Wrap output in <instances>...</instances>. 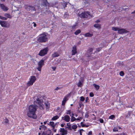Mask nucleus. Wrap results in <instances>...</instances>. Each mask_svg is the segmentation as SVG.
<instances>
[{
  "mask_svg": "<svg viewBox=\"0 0 135 135\" xmlns=\"http://www.w3.org/2000/svg\"><path fill=\"white\" fill-rule=\"evenodd\" d=\"M37 106L35 105H31L29 106L28 110L27 112V116L29 118L36 119L37 116L36 113Z\"/></svg>",
  "mask_w": 135,
  "mask_h": 135,
  "instance_id": "obj_1",
  "label": "nucleus"
},
{
  "mask_svg": "<svg viewBox=\"0 0 135 135\" xmlns=\"http://www.w3.org/2000/svg\"><path fill=\"white\" fill-rule=\"evenodd\" d=\"M112 30L114 31H118V33L119 34H123L128 32V31L125 29L119 28L118 27H113Z\"/></svg>",
  "mask_w": 135,
  "mask_h": 135,
  "instance_id": "obj_2",
  "label": "nucleus"
},
{
  "mask_svg": "<svg viewBox=\"0 0 135 135\" xmlns=\"http://www.w3.org/2000/svg\"><path fill=\"white\" fill-rule=\"evenodd\" d=\"M47 40L46 35L45 34H42L39 36V37L37 39V41L39 42H46Z\"/></svg>",
  "mask_w": 135,
  "mask_h": 135,
  "instance_id": "obj_3",
  "label": "nucleus"
},
{
  "mask_svg": "<svg viewBox=\"0 0 135 135\" xmlns=\"http://www.w3.org/2000/svg\"><path fill=\"white\" fill-rule=\"evenodd\" d=\"M48 51L49 49L48 47L45 48L40 51L38 55L41 56H43L47 54Z\"/></svg>",
  "mask_w": 135,
  "mask_h": 135,
  "instance_id": "obj_4",
  "label": "nucleus"
},
{
  "mask_svg": "<svg viewBox=\"0 0 135 135\" xmlns=\"http://www.w3.org/2000/svg\"><path fill=\"white\" fill-rule=\"evenodd\" d=\"M89 12H83L81 13H79L78 15L81 18H87L90 15Z\"/></svg>",
  "mask_w": 135,
  "mask_h": 135,
  "instance_id": "obj_5",
  "label": "nucleus"
},
{
  "mask_svg": "<svg viewBox=\"0 0 135 135\" xmlns=\"http://www.w3.org/2000/svg\"><path fill=\"white\" fill-rule=\"evenodd\" d=\"M44 61L43 60H41L38 62V66L37 69L38 71H41L42 67L44 65Z\"/></svg>",
  "mask_w": 135,
  "mask_h": 135,
  "instance_id": "obj_6",
  "label": "nucleus"
},
{
  "mask_svg": "<svg viewBox=\"0 0 135 135\" xmlns=\"http://www.w3.org/2000/svg\"><path fill=\"white\" fill-rule=\"evenodd\" d=\"M93 49L92 48H89L85 54V56L86 57H89L91 56L92 54V51Z\"/></svg>",
  "mask_w": 135,
  "mask_h": 135,
  "instance_id": "obj_7",
  "label": "nucleus"
},
{
  "mask_svg": "<svg viewBox=\"0 0 135 135\" xmlns=\"http://www.w3.org/2000/svg\"><path fill=\"white\" fill-rule=\"evenodd\" d=\"M0 24L3 27H7V22L6 21H0Z\"/></svg>",
  "mask_w": 135,
  "mask_h": 135,
  "instance_id": "obj_8",
  "label": "nucleus"
},
{
  "mask_svg": "<svg viewBox=\"0 0 135 135\" xmlns=\"http://www.w3.org/2000/svg\"><path fill=\"white\" fill-rule=\"evenodd\" d=\"M62 119L66 122H69L70 120V118L69 116L66 115L64 117H62Z\"/></svg>",
  "mask_w": 135,
  "mask_h": 135,
  "instance_id": "obj_9",
  "label": "nucleus"
},
{
  "mask_svg": "<svg viewBox=\"0 0 135 135\" xmlns=\"http://www.w3.org/2000/svg\"><path fill=\"white\" fill-rule=\"evenodd\" d=\"M0 7L4 11H7L8 9V8L3 4H0Z\"/></svg>",
  "mask_w": 135,
  "mask_h": 135,
  "instance_id": "obj_10",
  "label": "nucleus"
},
{
  "mask_svg": "<svg viewBox=\"0 0 135 135\" xmlns=\"http://www.w3.org/2000/svg\"><path fill=\"white\" fill-rule=\"evenodd\" d=\"M60 132L61 133L62 135H66L67 134V131L64 128H61Z\"/></svg>",
  "mask_w": 135,
  "mask_h": 135,
  "instance_id": "obj_11",
  "label": "nucleus"
},
{
  "mask_svg": "<svg viewBox=\"0 0 135 135\" xmlns=\"http://www.w3.org/2000/svg\"><path fill=\"white\" fill-rule=\"evenodd\" d=\"M77 53L76 50V46H74L73 47L72 50V55H75Z\"/></svg>",
  "mask_w": 135,
  "mask_h": 135,
  "instance_id": "obj_12",
  "label": "nucleus"
},
{
  "mask_svg": "<svg viewBox=\"0 0 135 135\" xmlns=\"http://www.w3.org/2000/svg\"><path fill=\"white\" fill-rule=\"evenodd\" d=\"M45 133V135H53V134L51 133V131L50 130H47L46 131L43 132Z\"/></svg>",
  "mask_w": 135,
  "mask_h": 135,
  "instance_id": "obj_13",
  "label": "nucleus"
},
{
  "mask_svg": "<svg viewBox=\"0 0 135 135\" xmlns=\"http://www.w3.org/2000/svg\"><path fill=\"white\" fill-rule=\"evenodd\" d=\"M36 80V78L35 76H31L30 78V80L34 83Z\"/></svg>",
  "mask_w": 135,
  "mask_h": 135,
  "instance_id": "obj_14",
  "label": "nucleus"
},
{
  "mask_svg": "<svg viewBox=\"0 0 135 135\" xmlns=\"http://www.w3.org/2000/svg\"><path fill=\"white\" fill-rule=\"evenodd\" d=\"M74 114L72 113V116L71 117V122H73L76 120V118L75 117H74Z\"/></svg>",
  "mask_w": 135,
  "mask_h": 135,
  "instance_id": "obj_15",
  "label": "nucleus"
},
{
  "mask_svg": "<svg viewBox=\"0 0 135 135\" xmlns=\"http://www.w3.org/2000/svg\"><path fill=\"white\" fill-rule=\"evenodd\" d=\"M70 94H67L64 98L62 101H66L68 100V97L70 96Z\"/></svg>",
  "mask_w": 135,
  "mask_h": 135,
  "instance_id": "obj_16",
  "label": "nucleus"
},
{
  "mask_svg": "<svg viewBox=\"0 0 135 135\" xmlns=\"http://www.w3.org/2000/svg\"><path fill=\"white\" fill-rule=\"evenodd\" d=\"M4 16L7 18H7H12V16L9 13H5L4 14Z\"/></svg>",
  "mask_w": 135,
  "mask_h": 135,
  "instance_id": "obj_17",
  "label": "nucleus"
},
{
  "mask_svg": "<svg viewBox=\"0 0 135 135\" xmlns=\"http://www.w3.org/2000/svg\"><path fill=\"white\" fill-rule=\"evenodd\" d=\"M48 124L51 126L52 128H55V124L53 122H50L49 124Z\"/></svg>",
  "mask_w": 135,
  "mask_h": 135,
  "instance_id": "obj_18",
  "label": "nucleus"
},
{
  "mask_svg": "<svg viewBox=\"0 0 135 135\" xmlns=\"http://www.w3.org/2000/svg\"><path fill=\"white\" fill-rule=\"evenodd\" d=\"M93 35V34H91L89 33H88L85 34L84 36L86 37H91Z\"/></svg>",
  "mask_w": 135,
  "mask_h": 135,
  "instance_id": "obj_19",
  "label": "nucleus"
},
{
  "mask_svg": "<svg viewBox=\"0 0 135 135\" xmlns=\"http://www.w3.org/2000/svg\"><path fill=\"white\" fill-rule=\"evenodd\" d=\"M59 55V54L56 52L54 53L52 55V56L53 57H56L58 56Z\"/></svg>",
  "mask_w": 135,
  "mask_h": 135,
  "instance_id": "obj_20",
  "label": "nucleus"
},
{
  "mask_svg": "<svg viewBox=\"0 0 135 135\" xmlns=\"http://www.w3.org/2000/svg\"><path fill=\"white\" fill-rule=\"evenodd\" d=\"M33 84L32 82L30 80L28 81L27 83V86H30L32 85Z\"/></svg>",
  "mask_w": 135,
  "mask_h": 135,
  "instance_id": "obj_21",
  "label": "nucleus"
},
{
  "mask_svg": "<svg viewBox=\"0 0 135 135\" xmlns=\"http://www.w3.org/2000/svg\"><path fill=\"white\" fill-rule=\"evenodd\" d=\"M59 117L58 115H56L53 117L51 119L52 120H56L59 118Z\"/></svg>",
  "mask_w": 135,
  "mask_h": 135,
  "instance_id": "obj_22",
  "label": "nucleus"
},
{
  "mask_svg": "<svg viewBox=\"0 0 135 135\" xmlns=\"http://www.w3.org/2000/svg\"><path fill=\"white\" fill-rule=\"evenodd\" d=\"M67 126H68V127H66V128H68V129H69V130H71L72 129L71 128V126L70 123H67Z\"/></svg>",
  "mask_w": 135,
  "mask_h": 135,
  "instance_id": "obj_23",
  "label": "nucleus"
},
{
  "mask_svg": "<svg viewBox=\"0 0 135 135\" xmlns=\"http://www.w3.org/2000/svg\"><path fill=\"white\" fill-rule=\"evenodd\" d=\"M94 27L97 28H98L99 29L101 28V25L99 24H96L94 25Z\"/></svg>",
  "mask_w": 135,
  "mask_h": 135,
  "instance_id": "obj_24",
  "label": "nucleus"
},
{
  "mask_svg": "<svg viewBox=\"0 0 135 135\" xmlns=\"http://www.w3.org/2000/svg\"><path fill=\"white\" fill-rule=\"evenodd\" d=\"M77 85L78 87H81L83 85V83L80 81H79V82L77 84Z\"/></svg>",
  "mask_w": 135,
  "mask_h": 135,
  "instance_id": "obj_25",
  "label": "nucleus"
},
{
  "mask_svg": "<svg viewBox=\"0 0 135 135\" xmlns=\"http://www.w3.org/2000/svg\"><path fill=\"white\" fill-rule=\"evenodd\" d=\"M82 102H80V103H79V108H83L84 105Z\"/></svg>",
  "mask_w": 135,
  "mask_h": 135,
  "instance_id": "obj_26",
  "label": "nucleus"
},
{
  "mask_svg": "<svg viewBox=\"0 0 135 135\" xmlns=\"http://www.w3.org/2000/svg\"><path fill=\"white\" fill-rule=\"evenodd\" d=\"M81 32V31L79 29L76 31L74 33L75 34L77 35L80 33Z\"/></svg>",
  "mask_w": 135,
  "mask_h": 135,
  "instance_id": "obj_27",
  "label": "nucleus"
},
{
  "mask_svg": "<svg viewBox=\"0 0 135 135\" xmlns=\"http://www.w3.org/2000/svg\"><path fill=\"white\" fill-rule=\"evenodd\" d=\"M93 85L97 89V90H98L99 89V86L98 85L95 84H93Z\"/></svg>",
  "mask_w": 135,
  "mask_h": 135,
  "instance_id": "obj_28",
  "label": "nucleus"
},
{
  "mask_svg": "<svg viewBox=\"0 0 135 135\" xmlns=\"http://www.w3.org/2000/svg\"><path fill=\"white\" fill-rule=\"evenodd\" d=\"M118 65L120 67H122L123 65L122 62H119L117 63Z\"/></svg>",
  "mask_w": 135,
  "mask_h": 135,
  "instance_id": "obj_29",
  "label": "nucleus"
},
{
  "mask_svg": "<svg viewBox=\"0 0 135 135\" xmlns=\"http://www.w3.org/2000/svg\"><path fill=\"white\" fill-rule=\"evenodd\" d=\"M89 112H86V113L85 114V117L86 118H88V117L89 116Z\"/></svg>",
  "mask_w": 135,
  "mask_h": 135,
  "instance_id": "obj_30",
  "label": "nucleus"
},
{
  "mask_svg": "<svg viewBox=\"0 0 135 135\" xmlns=\"http://www.w3.org/2000/svg\"><path fill=\"white\" fill-rule=\"evenodd\" d=\"M115 118V116L114 115H110L109 117V118L111 119H113L114 118Z\"/></svg>",
  "mask_w": 135,
  "mask_h": 135,
  "instance_id": "obj_31",
  "label": "nucleus"
},
{
  "mask_svg": "<svg viewBox=\"0 0 135 135\" xmlns=\"http://www.w3.org/2000/svg\"><path fill=\"white\" fill-rule=\"evenodd\" d=\"M77 127V126L76 125H73L72 127V128L73 129H76Z\"/></svg>",
  "mask_w": 135,
  "mask_h": 135,
  "instance_id": "obj_32",
  "label": "nucleus"
},
{
  "mask_svg": "<svg viewBox=\"0 0 135 135\" xmlns=\"http://www.w3.org/2000/svg\"><path fill=\"white\" fill-rule=\"evenodd\" d=\"M41 128L45 129L46 128V127L44 125H42L40 126V127L39 128V129L41 130Z\"/></svg>",
  "mask_w": 135,
  "mask_h": 135,
  "instance_id": "obj_33",
  "label": "nucleus"
},
{
  "mask_svg": "<svg viewBox=\"0 0 135 135\" xmlns=\"http://www.w3.org/2000/svg\"><path fill=\"white\" fill-rule=\"evenodd\" d=\"M83 118L82 117H79L78 118H76V120L77 121H79L78 122H79L80 121H81V119H83Z\"/></svg>",
  "mask_w": 135,
  "mask_h": 135,
  "instance_id": "obj_34",
  "label": "nucleus"
},
{
  "mask_svg": "<svg viewBox=\"0 0 135 135\" xmlns=\"http://www.w3.org/2000/svg\"><path fill=\"white\" fill-rule=\"evenodd\" d=\"M0 18L4 20H7V18L6 17H3L1 16H0Z\"/></svg>",
  "mask_w": 135,
  "mask_h": 135,
  "instance_id": "obj_35",
  "label": "nucleus"
},
{
  "mask_svg": "<svg viewBox=\"0 0 135 135\" xmlns=\"http://www.w3.org/2000/svg\"><path fill=\"white\" fill-rule=\"evenodd\" d=\"M119 75L121 76H123L124 75V73L123 71H121L119 73Z\"/></svg>",
  "mask_w": 135,
  "mask_h": 135,
  "instance_id": "obj_36",
  "label": "nucleus"
},
{
  "mask_svg": "<svg viewBox=\"0 0 135 135\" xmlns=\"http://www.w3.org/2000/svg\"><path fill=\"white\" fill-rule=\"evenodd\" d=\"M113 131L114 132H118V131L117 128L116 127H114L113 129Z\"/></svg>",
  "mask_w": 135,
  "mask_h": 135,
  "instance_id": "obj_37",
  "label": "nucleus"
},
{
  "mask_svg": "<svg viewBox=\"0 0 135 135\" xmlns=\"http://www.w3.org/2000/svg\"><path fill=\"white\" fill-rule=\"evenodd\" d=\"M66 114H71V111L70 110H68L67 111ZM70 116H71V115H70Z\"/></svg>",
  "mask_w": 135,
  "mask_h": 135,
  "instance_id": "obj_38",
  "label": "nucleus"
},
{
  "mask_svg": "<svg viewBox=\"0 0 135 135\" xmlns=\"http://www.w3.org/2000/svg\"><path fill=\"white\" fill-rule=\"evenodd\" d=\"M80 124H81V127H85V124H84L83 123V122H81V123H80Z\"/></svg>",
  "mask_w": 135,
  "mask_h": 135,
  "instance_id": "obj_39",
  "label": "nucleus"
},
{
  "mask_svg": "<svg viewBox=\"0 0 135 135\" xmlns=\"http://www.w3.org/2000/svg\"><path fill=\"white\" fill-rule=\"evenodd\" d=\"M9 122V120H8L6 118L5 120V121H4V123H8Z\"/></svg>",
  "mask_w": 135,
  "mask_h": 135,
  "instance_id": "obj_40",
  "label": "nucleus"
},
{
  "mask_svg": "<svg viewBox=\"0 0 135 135\" xmlns=\"http://www.w3.org/2000/svg\"><path fill=\"white\" fill-rule=\"evenodd\" d=\"M99 121L101 123H103L104 122L103 120L101 118H100L99 119Z\"/></svg>",
  "mask_w": 135,
  "mask_h": 135,
  "instance_id": "obj_41",
  "label": "nucleus"
},
{
  "mask_svg": "<svg viewBox=\"0 0 135 135\" xmlns=\"http://www.w3.org/2000/svg\"><path fill=\"white\" fill-rule=\"evenodd\" d=\"M84 99H85V98L84 97H80V100L81 101H83L84 100Z\"/></svg>",
  "mask_w": 135,
  "mask_h": 135,
  "instance_id": "obj_42",
  "label": "nucleus"
},
{
  "mask_svg": "<svg viewBox=\"0 0 135 135\" xmlns=\"http://www.w3.org/2000/svg\"><path fill=\"white\" fill-rule=\"evenodd\" d=\"M92 131H90L89 132L88 134V135H92Z\"/></svg>",
  "mask_w": 135,
  "mask_h": 135,
  "instance_id": "obj_43",
  "label": "nucleus"
},
{
  "mask_svg": "<svg viewBox=\"0 0 135 135\" xmlns=\"http://www.w3.org/2000/svg\"><path fill=\"white\" fill-rule=\"evenodd\" d=\"M120 135H128L127 133H126L123 132L122 133H121L120 134Z\"/></svg>",
  "mask_w": 135,
  "mask_h": 135,
  "instance_id": "obj_44",
  "label": "nucleus"
},
{
  "mask_svg": "<svg viewBox=\"0 0 135 135\" xmlns=\"http://www.w3.org/2000/svg\"><path fill=\"white\" fill-rule=\"evenodd\" d=\"M90 95L91 97H93L94 96V94L92 92H91L90 93Z\"/></svg>",
  "mask_w": 135,
  "mask_h": 135,
  "instance_id": "obj_45",
  "label": "nucleus"
},
{
  "mask_svg": "<svg viewBox=\"0 0 135 135\" xmlns=\"http://www.w3.org/2000/svg\"><path fill=\"white\" fill-rule=\"evenodd\" d=\"M76 25H74L72 26V28L73 29H74L75 28V27H76Z\"/></svg>",
  "mask_w": 135,
  "mask_h": 135,
  "instance_id": "obj_46",
  "label": "nucleus"
},
{
  "mask_svg": "<svg viewBox=\"0 0 135 135\" xmlns=\"http://www.w3.org/2000/svg\"><path fill=\"white\" fill-rule=\"evenodd\" d=\"M66 102H62V105L64 106Z\"/></svg>",
  "mask_w": 135,
  "mask_h": 135,
  "instance_id": "obj_47",
  "label": "nucleus"
},
{
  "mask_svg": "<svg viewBox=\"0 0 135 135\" xmlns=\"http://www.w3.org/2000/svg\"><path fill=\"white\" fill-rule=\"evenodd\" d=\"M52 130L54 132H56V129H55V128H53Z\"/></svg>",
  "mask_w": 135,
  "mask_h": 135,
  "instance_id": "obj_48",
  "label": "nucleus"
},
{
  "mask_svg": "<svg viewBox=\"0 0 135 135\" xmlns=\"http://www.w3.org/2000/svg\"><path fill=\"white\" fill-rule=\"evenodd\" d=\"M38 135H45V133H44V132H43L41 134L40 133H39Z\"/></svg>",
  "mask_w": 135,
  "mask_h": 135,
  "instance_id": "obj_49",
  "label": "nucleus"
},
{
  "mask_svg": "<svg viewBox=\"0 0 135 135\" xmlns=\"http://www.w3.org/2000/svg\"><path fill=\"white\" fill-rule=\"evenodd\" d=\"M81 130L83 131H84L83 130V129H81L80 130V135H82V133H81Z\"/></svg>",
  "mask_w": 135,
  "mask_h": 135,
  "instance_id": "obj_50",
  "label": "nucleus"
},
{
  "mask_svg": "<svg viewBox=\"0 0 135 135\" xmlns=\"http://www.w3.org/2000/svg\"><path fill=\"white\" fill-rule=\"evenodd\" d=\"M56 67H52V68L53 69V70L54 71H55L56 69Z\"/></svg>",
  "mask_w": 135,
  "mask_h": 135,
  "instance_id": "obj_51",
  "label": "nucleus"
},
{
  "mask_svg": "<svg viewBox=\"0 0 135 135\" xmlns=\"http://www.w3.org/2000/svg\"><path fill=\"white\" fill-rule=\"evenodd\" d=\"M101 49L98 48L97 49V51L98 52H99L100 50Z\"/></svg>",
  "mask_w": 135,
  "mask_h": 135,
  "instance_id": "obj_52",
  "label": "nucleus"
},
{
  "mask_svg": "<svg viewBox=\"0 0 135 135\" xmlns=\"http://www.w3.org/2000/svg\"><path fill=\"white\" fill-rule=\"evenodd\" d=\"M33 23L34 25H33V26H34L35 27H36V23H35V22H33Z\"/></svg>",
  "mask_w": 135,
  "mask_h": 135,
  "instance_id": "obj_53",
  "label": "nucleus"
},
{
  "mask_svg": "<svg viewBox=\"0 0 135 135\" xmlns=\"http://www.w3.org/2000/svg\"><path fill=\"white\" fill-rule=\"evenodd\" d=\"M36 100L37 101H38L39 100V99L37 97L36 98Z\"/></svg>",
  "mask_w": 135,
  "mask_h": 135,
  "instance_id": "obj_54",
  "label": "nucleus"
},
{
  "mask_svg": "<svg viewBox=\"0 0 135 135\" xmlns=\"http://www.w3.org/2000/svg\"><path fill=\"white\" fill-rule=\"evenodd\" d=\"M61 127H64V124H61Z\"/></svg>",
  "mask_w": 135,
  "mask_h": 135,
  "instance_id": "obj_55",
  "label": "nucleus"
},
{
  "mask_svg": "<svg viewBox=\"0 0 135 135\" xmlns=\"http://www.w3.org/2000/svg\"><path fill=\"white\" fill-rule=\"evenodd\" d=\"M89 126V125H86L85 124V127H88Z\"/></svg>",
  "mask_w": 135,
  "mask_h": 135,
  "instance_id": "obj_56",
  "label": "nucleus"
},
{
  "mask_svg": "<svg viewBox=\"0 0 135 135\" xmlns=\"http://www.w3.org/2000/svg\"><path fill=\"white\" fill-rule=\"evenodd\" d=\"M59 89V88H58V87H57L55 89V90H58V89Z\"/></svg>",
  "mask_w": 135,
  "mask_h": 135,
  "instance_id": "obj_57",
  "label": "nucleus"
},
{
  "mask_svg": "<svg viewBox=\"0 0 135 135\" xmlns=\"http://www.w3.org/2000/svg\"><path fill=\"white\" fill-rule=\"evenodd\" d=\"M89 100V99L88 98V97H87L86 98V101H88V100Z\"/></svg>",
  "mask_w": 135,
  "mask_h": 135,
  "instance_id": "obj_58",
  "label": "nucleus"
},
{
  "mask_svg": "<svg viewBox=\"0 0 135 135\" xmlns=\"http://www.w3.org/2000/svg\"><path fill=\"white\" fill-rule=\"evenodd\" d=\"M96 22H97V23L99 22H100V21L99 20H98L96 21Z\"/></svg>",
  "mask_w": 135,
  "mask_h": 135,
  "instance_id": "obj_59",
  "label": "nucleus"
},
{
  "mask_svg": "<svg viewBox=\"0 0 135 135\" xmlns=\"http://www.w3.org/2000/svg\"><path fill=\"white\" fill-rule=\"evenodd\" d=\"M47 122V121H45L44 122V123L45 124H46V123Z\"/></svg>",
  "mask_w": 135,
  "mask_h": 135,
  "instance_id": "obj_60",
  "label": "nucleus"
},
{
  "mask_svg": "<svg viewBox=\"0 0 135 135\" xmlns=\"http://www.w3.org/2000/svg\"><path fill=\"white\" fill-rule=\"evenodd\" d=\"M132 14H133V13H135V10L133 12H132Z\"/></svg>",
  "mask_w": 135,
  "mask_h": 135,
  "instance_id": "obj_61",
  "label": "nucleus"
},
{
  "mask_svg": "<svg viewBox=\"0 0 135 135\" xmlns=\"http://www.w3.org/2000/svg\"><path fill=\"white\" fill-rule=\"evenodd\" d=\"M59 109H60V107H58L57 108V110H59Z\"/></svg>",
  "mask_w": 135,
  "mask_h": 135,
  "instance_id": "obj_62",
  "label": "nucleus"
},
{
  "mask_svg": "<svg viewBox=\"0 0 135 135\" xmlns=\"http://www.w3.org/2000/svg\"><path fill=\"white\" fill-rule=\"evenodd\" d=\"M36 102V103H40V102H38V103H37V102Z\"/></svg>",
  "mask_w": 135,
  "mask_h": 135,
  "instance_id": "obj_63",
  "label": "nucleus"
},
{
  "mask_svg": "<svg viewBox=\"0 0 135 135\" xmlns=\"http://www.w3.org/2000/svg\"><path fill=\"white\" fill-rule=\"evenodd\" d=\"M81 44V42H79V43H78V44Z\"/></svg>",
  "mask_w": 135,
  "mask_h": 135,
  "instance_id": "obj_64",
  "label": "nucleus"
}]
</instances>
